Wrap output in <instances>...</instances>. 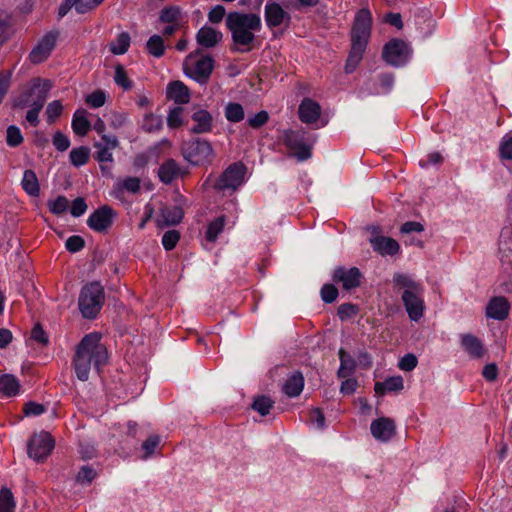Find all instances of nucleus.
Masks as SVG:
<instances>
[{"label": "nucleus", "instance_id": "30", "mask_svg": "<svg viewBox=\"0 0 512 512\" xmlns=\"http://www.w3.org/2000/svg\"><path fill=\"white\" fill-rule=\"evenodd\" d=\"M340 367L337 371L338 378H347L352 375L357 366L356 360L343 348L338 352Z\"/></svg>", "mask_w": 512, "mask_h": 512}, {"label": "nucleus", "instance_id": "32", "mask_svg": "<svg viewBox=\"0 0 512 512\" xmlns=\"http://www.w3.org/2000/svg\"><path fill=\"white\" fill-rule=\"evenodd\" d=\"M20 383L12 374L0 376V396L13 397L19 393Z\"/></svg>", "mask_w": 512, "mask_h": 512}, {"label": "nucleus", "instance_id": "13", "mask_svg": "<svg viewBox=\"0 0 512 512\" xmlns=\"http://www.w3.org/2000/svg\"><path fill=\"white\" fill-rule=\"evenodd\" d=\"M362 274L357 267L349 269L340 266L334 269L332 280L341 283L344 290L350 291L360 286Z\"/></svg>", "mask_w": 512, "mask_h": 512}, {"label": "nucleus", "instance_id": "43", "mask_svg": "<svg viewBox=\"0 0 512 512\" xmlns=\"http://www.w3.org/2000/svg\"><path fill=\"white\" fill-rule=\"evenodd\" d=\"M225 117L230 122H239L243 120V107L238 103H228L225 107Z\"/></svg>", "mask_w": 512, "mask_h": 512}, {"label": "nucleus", "instance_id": "41", "mask_svg": "<svg viewBox=\"0 0 512 512\" xmlns=\"http://www.w3.org/2000/svg\"><path fill=\"white\" fill-rule=\"evenodd\" d=\"M367 45L368 40L351 38V49L348 57L361 61Z\"/></svg>", "mask_w": 512, "mask_h": 512}, {"label": "nucleus", "instance_id": "16", "mask_svg": "<svg viewBox=\"0 0 512 512\" xmlns=\"http://www.w3.org/2000/svg\"><path fill=\"white\" fill-rule=\"evenodd\" d=\"M370 430L376 440L387 442L396 433V425L393 419L380 417L372 421Z\"/></svg>", "mask_w": 512, "mask_h": 512}, {"label": "nucleus", "instance_id": "35", "mask_svg": "<svg viewBox=\"0 0 512 512\" xmlns=\"http://www.w3.org/2000/svg\"><path fill=\"white\" fill-rule=\"evenodd\" d=\"M22 187L24 191L33 197H37L40 194V186L37 176L32 170H25L22 179Z\"/></svg>", "mask_w": 512, "mask_h": 512}, {"label": "nucleus", "instance_id": "12", "mask_svg": "<svg viewBox=\"0 0 512 512\" xmlns=\"http://www.w3.org/2000/svg\"><path fill=\"white\" fill-rule=\"evenodd\" d=\"M372 24L373 18L371 11L368 8H361L356 12L354 17V22L351 28V38L369 41Z\"/></svg>", "mask_w": 512, "mask_h": 512}, {"label": "nucleus", "instance_id": "27", "mask_svg": "<svg viewBox=\"0 0 512 512\" xmlns=\"http://www.w3.org/2000/svg\"><path fill=\"white\" fill-rule=\"evenodd\" d=\"M192 119L196 123L191 128L192 133L201 134L209 132L211 130L212 116L208 111L200 109L193 113Z\"/></svg>", "mask_w": 512, "mask_h": 512}, {"label": "nucleus", "instance_id": "40", "mask_svg": "<svg viewBox=\"0 0 512 512\" xmlns=\"http://www.w3.org/2000/svg\"><path fill=\"white\" fill-rule=\"evenodd\" d=\"M181 10L177 6L165 7L161 10L159 21L167 24L180 23Z\"/></svg>", "mask_w": 512, "mask_h": 512}, {"label": "nucleus", "instance_id": "26", "mask_svg": "<svg viewBox=\"0 0 512 512\" xmlns=\"http://www.w3.org/2000/svg\"><path fill=\"white\" fill-rule=\"evenodd\" d=\"M378 86L374 88L368 89L369 95H383L388 94L393 90L394 84H395V75L392 72H382L378 74Z\"/></svg>", "mask_w": 512, "mask_h": 512}, {"label": "nucleus", "instance_id": "37", "mask_svg": "<svg viewBox=\"0 0 512 512\" xmlns=\"http://www.w3.org/2000/svg\"><path fill=\"white\" fill-rule=\"evenodd\" d=\"M90 156V149L86 146L74 148L70 151V161L75 167L85 165Z\"/></svg>", "mask_w": 512, "mask_h": 512}, {"label": "nucleus", "instance_id": "22", "mask_svg": "<svg viewBox=\"0 0 512 512\" xmlns=\"http://www.w3.org/2000/svg\"><path fill=\"white\" fill-rule=\"evenodd\" d=\"M183 216L184 212L181 207L165 206L160 211L158 225L160 227L177 225L182 221Z\"/></svg>", "mask_w": 512, "mask_h": 512}, {"label": "nucleus", "instance_id": "28", "mask_svg": "<svg viewBox=\"0 0 512 512\" xmlns=\"http://www.w3.org/2000/svg\"><path fill=\"white\" fill-rule=\"evenodd\" d=\"M404 387L403 378L401 376H393L385 379L383 382H376L374 391L377 395L383 396L387 392H396Z\"/></svg>", "mask_w": 512, "mask_h": 512}, {"label": "nucleus", "instance_id": "36", "mask_svg": "<svg viewBox=\"0 0 512 512\" xmlns=\"http://www.w3.org/2000/svg\"><path fill=\"white\" fill-rule=\"evenodd\" d=\"M130 41V35L127 32H122L117 36L115 41L110 44V51L114 55H122L127 52Z\"/></svg>", "mask_w": 512, "mask_h": 512}, {"label": "nucleus", "instance_id": "3", "mask_svg": "<svg viewBox=\"0 0 512 512\" xmlns=\"http://www.w3.org/2000/svg\"><path fill=\"white\" fill-rule=\"evenodd\" d=\"M226 25L232 34L235 50L246 52L251 49L256 30V14L231 12L226 17Z\"/></svg>", "mask_w": 512, "mask_h": 512}, {"label": "nucleus", "instance_id": "20", "mask_svg": "<svg viewBox=\"0 0 512 512\" xmlns=\"http://www.w3.org/2000/svg\"><path fill=\"white\" fill-rule=\"evenodd\" d=\"M370 243L373 250L382 256H394L400 251L399 243L391 237L375 236Z\"/></svg>", "mask_w": 512, "mask_h": 512}, {"label": "nucleus", "instance_id": "2", "mask_svg": "<svg viewBox=\"0 0 512 512\" xmlns=\"http://www.w3.org/2000/svg\"><path fill=\"white\" fill-rule=\"evenodd\" d=\"M53 87L50 80L44 78L31 79L13 98L15 108H29L26 113V120L31 126L36 127L39 124V113L44 107L48 94Z\"/></svg>", "mask_w": 512, "mask_h": 512}, {"label": "nucleus", "instance_id": "55", "mask_svg": "<svg viewBox=\"0 0 512 512\" xmlns=\"http://www.w3.org/2000/svg\"><path fill=\"white\" fill-rule=\"evenodd\" d=\"M500 157L505 160H512V136L505 135L499 146Z\"/></svg>", "mask_w": 512, "mask_h": 512}, {"label": "nucleus", "instance_id": "23", "mask_svg": "<svg viewBox=\"0 0 512 512\" xmlns=\"http://www.w3.org/2000/svg\"><path fill=\"white\" fill-rule=\"evenodd\" d=\"M167 97L177 104H186L190 100L188 87L181 81H173L167 86Z\"/></svg>", "mask_w": 512, "mask_h": 512}, {"label": "nucleus", "instance_id": "11", "mask_svg": "<svg viewBox=\"0 0 512 512\" xmlns=\"http://www.w3.org/2000/svg\"><path fill=\"white\" fill-rule=\"evenodd\" d=\"M424 292L403 291L401 300L410 320L418 322L424 315Z\"/></svg>", "mask_w": 512, "mask_h": 512}, {"label": "nucleus", "instance_id": "17", "mask_svg": "<svg viewBox=\"0 0 512 512\" xmlns=\"http://www.w3.org/2000/svg\"><path fill=\"white\" fill-rule=\"evenodd\" d=\"M321 115V106L311 98H304L298 107V116L305 124H314Z\"/></svg>", "mask_w": 512, "mask_h": 512}, {"label": "nucleus", "instance_id": "21", "mask_svg": "<svg viewBox=\"0 0 512 512\" xmlns=\"http://www.w3.org/2000/svg\"><path fill=\"white\" fill-rule=\"evenodd\" d=\"M222 37L223 34L220 31L209 26H203L196 34L197 43L205 48L215 47L222 40Z\"/></svg>", "mask_w": 512, "mask_h": 512}, {"label": "nucleus", "instance_id": "51", "mask_svg": "<svg viewBox=\"0 0 512 512\" xmlns=\"http://www.w3.org/2000/svg\"><path fill=\"white\" fill-rule=\"evenodd\" d=\"M358 306L353 303H343L337 309L340 320L345 321L358 313Z\"/></svg>", "mask_w": 512, "mask_h": 512}, {"label": "nucleus", "instance_id": "50", "mask_svg": "<svg viewBox=\"0 0 512 512\" xmlns=\"http://www.w3.org/2000/svg\"><path fill=\"white\" fill-rule=\"evenodd\" d=\"M338 294V289L333 284H324L320 290L321 299L327 304L333 303Z\"/></svg>", "mask_w": 512, "mask_h": 512}, {"label": "nucleus", "instance_id": "39", "mask_svg": "<svg viewBox=\"0 0 512 512\" xmlns=\"http://www.w3.org/2000/svg\"><path fill=\"white\" fill-rule=\"evenodd\" d=\"M146 48L148 53L152 56L157 58L161 57L165 51V45L162 37L157 34L152 35L146 43Z\"/></svg>", "mask_w": 512, "mask_h": 512}, {"label": "nucleus", "instance_id": "57", "mask_svg": "<svg viewBox=\"0 0 512 512\" xmlns=\"http://www.w3.org/2000/svg\"><path fill=\"white\" fill-rule=\"evenodd\" d=\"M85 246V241L81 236L73 235L70 236L66 242L65 247L71 253H76L83 249Z\"/></svg>", "mask_w": 512, "mask_h": 512}, {"label": "nucleus", "instance_id": "52", "mask_svg": "<svg viewBox=\"0 0 512 512\" xmlns=\"http://www.w3.org/2000/svg\"><path fill=\"white\" fill-rule=\"evenodd\" d=\"M86 103L92 108H99L105 104L106 94L102 90H96L89 94L86 99Z\"/></svg>", "mask_w": 512, "mask_h": 512}, {"label": "nucleus", "instance_id": "33", "mask_svg": "<svg viewBox=\"0 0 512 512\" xmlns=\"http://www.w3.org/2000/svg\"><path fill=\"white\" fill-rule=\"evenodd\" d=\"M180 169L175 160L165 161L158 170L160 180L165 184H170L179 174Z\"/></svg>", "mask_w": 512, "mask_h": 512}, {"label": "nucleus", "instance_id": "53", "mask_svg": "<svg viewBox=\"0 0 512 512\" xmlns=\"http://www.w3.org/2000/svg\"><path fill=\"white\" fill-rule=\"evenodd\" d=\"M180 239V233L177 230H169L162 237V244L166 250H172Z\"/></svg>", "mask_w": 512, "mask_h": 512}, {"label": "nucleus", "instance_id": "29", "mask_svg": "<svg viewBox=\"0 0 512 512\" xmlns=\"http://www.w3.org/2000/svg\"><path fill=\"white\" fill-rule=\"evenodd\" d=\"M393 283L395 287L402 288L404 291H410L411 293L424 292L423 286L408 274L395 273Z\"/></svg>", "mask_w": 512, "mask_h": 512}, {"label": "nucleus", "instance_id": "19", "mask_svg": "<svg viewBox=\"0 0 512 512\" xmlns=\"http://www.w3.org/2000/svg\"><path fill=\"white\" fill-rule=\"evenodd\" d=\"M460 346L472 359L482 358L486 351L482 341L471 333L460 335Z\"/></svg>", "mask_w": 512, "mask_h": 512}, {"label": "nucleus", "instance_id": "10", "mask_svg": "<svg viewBox=\"0 0 512 512\" xmlns=\"http://www.w3.org/2000/svg\"><path fill=\"white\" fill-rule=\"evenodd\" d=\"M54 440L48 432L34 434L27 445V451L30 458L40 462L44 460L53 450Z\"/></svg>", "mask_w": 512, "mask_h": 512}, {"label": "nucleus", "instance_id": "63", "mask_svg": "<svg viewBox=\"0 0 512 512\" xmlns=\"http://www.w3.org/2000/svg\"><path fill=\"white\" fill-rule=\"evenodd\" d=\"M162 126V120L152 114L147 115L144 119L143 128L147 132L159 130Z\"/></svg>", "mask_w": 512, "mask_h": 512}, {"label": "nucleus", "instance_id": "5", "mask_svg": "<svg viewBox=\"0 0 512 512\" xmlns=\"http://www.w3.org/2000/svg\"><path fill=\"white\" fill-rule=\"evenodd\" d=\"M103 303L104 288L99 282H91L81 289L78 304L83 317L95 318Z\"/></svg>", "mask_w": 512, "mask_h": 512}, {"label": "nucleus", "instance_id": "46", "mask_svg": "<svg viewBox=\"0 0 512 512\" xmlns=\"http://www.w3.org/2000/svg\"><path fill=\"white\" fill-rule=\"evenodd\" d=\"M68 199L65 196H58L55 200L48 201V207L51 213L60 215L68 209Z\"/></svg>", "mask_w": 512, "mask_h": 512}, {"label": "nucleus", "instance_id": "44", "mask_svg": "<svg viewBox=\"0 0 512 512\" xmlns=\"http://www.w3.org/2000/svg\"><path fill=\"white\" fill-rule=\"evenodd\" d=\"M275 410V401L269 396L258 395V416L265 417Z\"/></svg>", "mask_w": 512, "mask_h": 512}, {"label": "nucleus", "instance_id": "42", "mask_svg": "<svg viewBox=\"0 0 512 512\" xmlns=\"http://www.w3.org/2000/svg\"><path fill=\"white\" fill-rule=\"evenodd\" d=\"M15 501L12 492L8 488L0 491V512H14Z\"/></svg>", "mask_w": 512, "mask_h": 512}, {"label": "nucleus", "instance_id": "60", "mask_svg": "<svg viewBox=\"0 0 512 512\" xmlns=\"http://www.w3.org/2000/svg\"><path fill=\"white\" fill-rule=\"evenodd\" d=\"M160 443V438L157 435L150 436L147 438L144 443L142 444V448L145 451V455L143 456V459L149 458L157 448V446Z\"/></svg>", "mask_w": 512, "mask_h": 512}, {"label": "nucleus", "instance_id": "6", "mask_svg": "<svg viewBox=\"0 0 512 512\" xmlns=\"http://www.w3.org/2000/svg\"><path fill=\"white\" fill-rule=\"evenodd\" d=\"M283 140L286 147L298 161L302 162L311 158L314 139L312 134L304 128L285 131Z\"/></svg>", "mask_w": 512, "mask_h": 512}, {"label": "nucleus", "instance_id": "8", "mask_svg": "<svg viewBox=\"0 0 512 512\" xmlns=\"http://www.w3.org/2000/svg\"><path fill=\"white\" fill-rule=\"evenodd\" d=\"M182 155L193 165H204L212 161L214 152L208 141L194 139L183 143Z\"/></svg>", "mask_w": 512, "mask_h": 512}, {"label": "nucleus", "instance_id": "25", "mask_svg": "<svg viewBox=\"0 0 512 512\" xmlns=\"http://www.w3.org/2000/svg\"><path fill=\"white\" fill-rule=\"evenodd\" d=\"M304 388V377L300 371L293 372L285 381L283 385V392L291 397H297L301 394Z\"/></svg>", "mask_w": 512, "mask_h": 512}, {"label": "nucleus", "instance_id": "34", "mask_svg": "<svg viewBox=\"0 0 512 512\" xmlns=\"http://www.w3.org/2000/svg\"><path fill=\"white\" fill-rule=\"evenodd\" d=\"M86 110L78 109L75 111L72 119V129L75 134L85 136L91 128V124L86 118Z\"/></svg>", "mask_w": 512, "mask_h": 512}, {"label": "nucleus", "instance_id": "61", "mask_svg": "<svg viewBox=\"0 0 512 512\" xmlns=\"http://www.w3.org/2000/svg\"><path fill=\"white\" fill-rule=\"evenodd\" d=\"M53 145L56 147L57 150L63 152L69 148L70 140L61 131H57L53 136Z\"/></svg>", "mask_w": 512, "mask_h": 512}, {"label": "nucleus", "instance_id": "31", "mask_svg": "<svg viewBox=\"0 0 512 512\" xmlns=\"http://www.w3.org/2000/svg\"><path fill=\"white\" fill-rule=\"evenodd\" d=\"M287 13L277 3L268 4L265 7V19L268 26L277 27L281 25Z\"/></svg>", "mask_w": 512, "mask_h": 512}, {"label": "nucleus", "instance_id": "54", "mask_svg": "<svg viewBox=\"0 0 512 512\" xmlns=\"http://www.w3.org/2000/svg\"><path fill=\"white\" fill-rule=\"evenodd\" d=\"M418 364L417 357L412 353L405 354L399 361L398 367L405 372L413 371Z\"/></svg>", "mask_w": 512, "mask_h": 512}, {"label": "nucleus", "instance_id": "62", "mask_svg": "<svg viewBox=\"0 0 512 512\" xmlns=\"http://www.w3.org/2000/svg\"><path fill=\"white\" fill-rule=\"evenodd\" d=\"M96 477V472L89 466H83L77 474V481L82 484H89Z\"/></svg>", "mask_w": 512, "mask_h": 512}, {"label": "nucleus", "instance_id": "58", "mask_svg": "<svg viewBox=\"0 0 512 512\" xmlns=\"http://www.w3.org/2000/svg\"><path fill=\"white\" fill-rule=\"evenodd\" d=\"M11 77H12L11 71H2L0 73V104L2 103L3 99L5 98L7 92L10 88Z\"/></svg>", "mask_w": 512, "mask_h": 512}, {"label": "nucleus", "instance_id": "7", "mask_svg": "<svg viewBox=\"0 0 512 512\" xmlns=\"http://www.w3.org/2000/svg\"><path fill=\"white\" fill-rule=\"evenodd\" d=\"M411 48L398 38L389 40L382 49V59L387 65L399 68L404 67L411 58Z\"/></svg>", "mask_w": 512, "mask_h": 512}, {"label": "nucleus", "instance_id": "14", "mask_svg": "<svg viewBox=\"0 0 512 512\" xmlns=\"http://www.w3.org/2000/svg\"><path fill=\"white\" fill-rule=\"evenodd\" d=\"M114 216V210L110 206L104 205L89 216L87 225L96 232H104L112 225Z\"/></svg>", "mask_w": 512, "mask_h": 512}, {"label": "nucleus", "instance_id": "1", "mask_svg": "<svg viewBox=\"0 0 512 512\" xmlns=\"http://www.w3.org/2000/svg\"><path fill=\"white\" fill-rule=\"evenodd\" d=\"M108 361V352L101 343V335L93 332L85 335L77 345L73 358V368L80 381H87L91 367L99 372Z\"/></svg>", "mask_w": 512, "mask_h": 512}, {"label": "nucleus", "instance_id": "56", "mask_svg": "<svg viewBox=\"0 0 512 512\" xmlns=\"http://www.w3.org/2000/svg\"><path fill=\"white\" fill-rule=\"evenodd\" d=\"M182 113H183V108H181V107H176V108L172 109L167 116V125L170 128H178V127L182 126V124H183Z\"/></svg>", "mask_w": 512, "mask_h": 512}, {"label": "nucleus", "instance_id": "59", "mask_svg": "<svg viewBox=\"0 0 512 512\" xmlns=\"http://www.w3.org/2000/svg\"><path fill=\"white\" fill-rule=\"evenodd\" d=\"M309 420L316 426L317 429L322 430L326 426L325 416L320 408H313L309 412Z\"/></svg>", "mask_w": 512, "mask_h": 512}, {"label": "nucleus", "instance_id": "48", "mask_svg": "<svg viewBox=\"0 0 512 512\" xmlns=\"http://www.w3.org/2000/svg\"><path fill=\"white\" fill-rule=\"evenodd\" d=\"M63 106L59 100H54L47 105L46 116L48 123H54L55 120L61 115Z\"/></svg>", "mask_w": 512, "mask_h": 512}, {"label": "nucleus", "instance_id": "47", "mask_svg": "<svg viewBox=\"0 0 512 512\" xmlns=\"http://www.w3.org/2000/svg\"><path fill=\"white\" fill-rule=\"evenodd\" d=\"M114 81L117 85L121 86L124 90H129L132 87V82L128 79L124 67L118 64L115 67Z\"/></svg>", "mask_w": 512, "mask_h": 512}, {"label": "nucleus", "instance_id": "64", "mask_svg": "<svg viewBox=\"0 0 512 512\" xmlns=\"http://www.w3.org/2000/svg\"><path fill=\"white\" fill-rule=\"evenodd\" d=\"M226 14V10L222 5L214 6L208 13V20L211 23H220Z\"/></svg>", "mask_w": 512, "mask_h": 512}, {"label": "nucleus", "instance_id": "9", "mask_svg": "<svg viewBox=\"0 0 512 512\" xmlns=\"http://www.w3.org/2000/svg\"><path fill=\"white\" fill-rule=\"evenodd\" d=\"M246 168L241 163L230 165L215 181L213 187L217 191L234 192L244 181Z\"/></svg>", "mask_w": 512, "mask_h": 512}, {"label": "nucleus", "instance_id": "49", "mask_svg": "<svg viewBox=\"0 0 512 512\" xmlns=\"http://www.w3.org/2000/svg\"><path fill=\"white\" fill-rule=\"evenodd\" d=\"M6 141L10 147H17L23 142V136L17 126L11 125L7 128Z\"/></svg>", "mask_w": 512, "mask_h": 512}, {"label": "nucleus", "instance_id": "24", "mask_svg": "<svg viewBox=\"0 0 512 512\" xmlns=\"http://www.w3.org/2000/svg\"><path fill=\"white\" fill-rule=\"evenodd\" d=\"M141 181L138 177H126L119 179L113 187V195L116 198H121L125 191L136 194L140 191Z\"/></svg>", "mask_w": 512, "mask_h": 512}, {"label": "nucleus", "instance_id": "18", "mask_svg": "<svg viewBox=\"0 0 512 512\" xmlns=\"http://www.w3.org/2000/svg\"><path fill=\"white\" fill-rule=\"evenodd\" d=\"M510 303L504 296H495L490 299L486 306L488 318L503 321L509 315Z\"/></svg>", "mask_w": 512, "mask_h": 512}, {"label": "nucleus", "instance_id": "15", "mask_svg": "<svg viewBox=\"0 0 512 512\" xmlns=\"http://www.w3.org/2000/svg\"><path fill=\"white\" fill-rule=\"evenodd\" d=\"M57 36L58 34L55 32L47 33L30 52V61L39 64L46 60L55 47Z\"/></svg>", "mask_w": 512, "mask_h": 512}, {"label": "nucleus", "instance_id": "38", "mask_svg": "<svg viewBox=\"0 0 512 512\" xmlns=\"http://www.w3.org/2000/svg\"><path fill=\"white\" fill-rule=\"evenodd\" d=\"M225 222L226 217L224 215H221L209 223L206 231V238L208 241L214 242L217 239L218 235L224 229Z\"/></svg>", "mask_w": 512, "mask_h": 512}, {"label": "nucleus", "instance_id": "45", "mask_svg": "<svg viewBox=\"0 0 512 512\" xmlns=\"http://www.w3.org/2000/svg\"><path fill=\"white\" fill-rule=\"evenodd\" d=\"M94 147L97 149L95 159L98 162H113L112 150H114V148H108V146H104L102 142H95Z\"/></svg>", "mask_w": 512, "mask_h": 512}, {"label": "nucleus", "instance_id": "4", "mask_svg": "<svg viewBox=\"0 0 512 512\" xmlns=\"http://www.w3.org/2000/svg\"><path fill=\"white\" fill-rule=\"evenodd\" d=\"M214 68V60L209 55H202L200 50L190 53L183 63L185 74L197 81L199 84H205L209 80Z\"/></svg>", "mask_w": 512, "mask_h": 512}]
</instances>
